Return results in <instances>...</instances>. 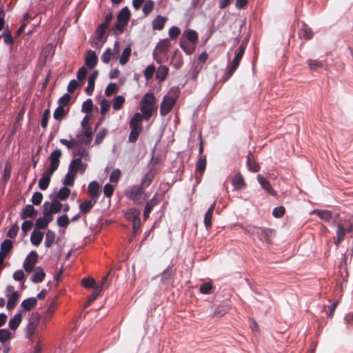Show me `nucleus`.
Returning a JSON list of instances; mask_svg holds the SVG:
<instances>
[{
  "label": "nucleus",
  "mask_w": 353,
  "mask_h": 353,
  "mask_svg": "<svg viewBox=\"0 0 353 353\" xmlns=\"http://www.w3.org/2000/svg\"><path fill=\"white\" fill-rule=\"evenodd\" d=\"M56 236V233L53 230H48L46 234L45 246L48 248L52 247L55 243Z\"/></svg>",
  "instance_id": "4c0bfd02"
},
{
  "label": "nucleus",
  "mask_w": 353,
  "mask_h": 353,
  "mask_svg": "<svg viewBox=\"0 0 353 353\" xmlns=\"http://www.w3.org/2000/svg\"><path fill=\"white\" fill-rule=\"evenodd\" d=\"M241 60V59L239 58L234 57L230 62L228 66L227 72L223 77L224 81L229 80V79L234 74L239 66Z\"/></svg>",
  "instance_id": "ddd939ff"
},
{
  "label": "nucleus",
  "mask_w": 353,
  "mask_h": 353,
  "mask_svg": "<svg viewBox=\"0 0 353 353\" xmlns=\"http://www.w3.org/2000/svg\"><path fill=\"white\" fill-rule=\"evenodd\" d=\"M9 298L7 302V308L8 310L13 309L19 300V293L18 292H12L11 294L8 295Z\"/></svg>",
  "instance_id": "ea45409f"
},
{
  "label": "nucleus",
  "mask_w": 353,
  "mask_h": 353,
  "mask_svg": "<svg viewBox=\"0 0 353 353\" xmlns=\"http://www.w3.org/2000/svg\"><path fill=\"white\" fill-rule=\"evenodd\" d=\"M156 99L153 93L147 92L143 95L140 101V110L141 114L145 117V121H149L153 112L157 110L155 107Z\"/></svg>",
  "instance_id": "f257e3e1"
},
{
  "label": "nucleus",
  "mask_w": 353,
  "mask_h": 353,
  "mask_svg": "<svg viewBox=\"0 0 353 353\" xmlns=\"http://www.w3.org/2000/svg\"><path fill=\"white\" fill-rule=\"evenodd\" d=\"M70 108H63L61 106H58L53 113V117L55 120L61 121L62 119H63L67 114H68Z\"/></svg>",
  "instance_id": "c85d7f7f"
},
{
  "label": "nucleus",
  "mask_w": 353,
  "mask_h": 353,
  "mask_svg": "<svg viewBox=\"0 0 353 353\" xmlns=\"http://www.w3.org/2000/svg\"><path fill=\"white\" fill-rule=\"evenodd\" d=\"M130 17V12L127 7L122 8L117 16V23L114 25V30L121 34L128 25Z\"/></svg>",
  "instance_id": "20e7f679"
},
{
  "label": "nucleus",
  "mask_w": 353,
  "mask_h": 353,
  "mask_svg": "<svg viewBox=\"0 0 353 353\" xmlns=\"http://www.w3.org/2000/svg\"><path fill=\"white\" fill-rule=\"evenodd\" d=\"M61 155L62 152L59 149H56L52 151L48 158L50 165L46 170L49 171V172L54 173L59 166Z\"/></svg>",
  "instance_id": "6e6552de"
},
{
  "label": "nucleus",
  "mask_w": 353,
  "mask_h": 353,
  "mask_svg": "<svg viewBox=\"0 0 353 353\" xmlns=\"http://www.w3.org/2000/svg\"><path fill=\"white\" fill-rule=\"evenodd\" d=\"M176 97L170 96H165L160 105V114L164 117L168 114L174 107L176 103Z\"/></svg>",
  "instance_id": "1a4fd4ad"
},
{
  "label": "nucleus",
  "mask_w": 353,
  "mask_h": 353,
  "mask_svg": "<svg viewBox=\"0 0 353 353\" xmlns=\"http://www.w3.org/2000/svg\"><path fill=\"white\" fill-rule=\"evenodd\" d=\"M159 201L157 199V194H155L150 200H149L145 206L144 212H143V219L144 221L147 220L150 216L151 211L153 208L158 205Z\"/></svg>",
  "instance_id": "6ab92c4d"
},
{
  "label": "nucleus",
  "mask_w": 353,
  "mask_h": 353,
  "mask_svg": "<svg viewBox=\"0 0 353 353\" xmlns=\"http://www.w3.org/2000/svg\"><path fill=\"white\" fill-rule=\"evenodd\" d=\"M43 232H41L37 230H34L32 232V234L30 236V241L32 245H34L35 246H38L41 244V243L43 240Z\"/></svg>",
  "instance_id": "c9c22d12"
},
{
  "label": "nucleus",
  "mask_w": 353,
  "mask_h": 353,
  "mask_svg": "<svg viewBox=\"0 0 353 353\" xmlns=\"http://www.w3.org/2000/svg\"><path fill=\"white\" fill-rule=\"evenodd\" d=\"M13 248V243L10 239H5L1 243L0 246V250L2 252H5L6 254H8Z\"/></svg>",
  "instance_id": "79ce46f5"
},
{
  "label": "nucleus",
  "mask_w": 353,
  "mask_h": 353,
  "mask_svg": "<svg viewBox=\"0 0 353 353\" xmlns=\"http://www.w3.org/2000/svg\"><path fill=\"white\" fill-rule=\"evenodd\" d=\"M140 211L135 208H132L128 209L124 214L125 219L130 222L135 221L140 219Z\"/></svg>",
  "instance_id": "393cba45"
},
{
  "label": "nucleus",
  "mask_w": 353,
  "mask_h": 353,
  "mask_svg": "<svg viewBox=\"0 0 353 353\" xmlns=\"http://www.w3.org/2000/svg\"><path fill=\"white\" fill-rule=\"evenodd\" d=\"M49 202L46 201L43 205V214L44 215L43 218L51 219V221H52V214H54L51 210L48 208Z\"/></svg>",
  "instance_id": "0e129e2a"
},
{
  "label": "nucleus",
  "mask_w": 353,
  "mask_h": 353,
  "mask_svg": "<svg viewBox=\"0 0 353 353\" xmlns=\"http://www.w3.org/2000/svg\"><path fill=\"white\" fill-rule=\"evenodd\" d=\"M62 207L63 205L57 199H54L52 203H49L48 206L54 214L59 213L61 210Z\"/></svg>",
  "instance_id": "603ef678"
},
{
  "label": "nucleus",
  "mask_w": 353,
  "mask_h": 353,
  "mask_svg": "<svg viewBox=\"0 0 353 353\" xmlns=\"http://www.w3.org/2000/svg\"><path fill=\"white\" fill-rule=\"evenodd\" d=\"M156 68L153 64L149 65L144 71V77L146 80H150L153 77Z\"/></svg>",
  "instance_id": "bf43d9fd"
},
{
  "label": "nucleus",
  "mask_w": 353,
  "mask_h": 353,
  "mask_svg": "<svg viewBox=\"0 0 353 353\" xmlns=\"http://www.w3.org/2000/svg\"><path fill=\"white\" fill-rule=\"evenodd\" d=\"M247 165L251 172H257L260 170V166L258 163L256 162L254 155L250 151L247 156Z\"/></svg>",
  "instance_id": "a878e982"
},
{
  "label": "nucleus",
  "mask_w": 353,
  "mask_h": 353,
  "mask_svg": "<svg viewBox=\"0 0 353 353\" xmlns=\"http://www.w3.org/2000/svg\"><path fill=\"white\" fill-rule=\"evenodd\" d=\"M98 70H94L92 74L88 77V86L85 89V92L88 95L90 96L92 94L94 90L95 81L98 77Z\"/></svg>",
  "instance_id": "aec40b11"
},
{
  "label": "nucleus",
  "mask_w": 353,
  "mask_h": 353,
  "mask_svg": "<svg viewBox=\"0 0 353 353\" xmlns=\"http://www.w3.org/2000/svg\"><path fill=\"white\" fill-rule=\"evenodd\" d=\"M50 117V111L49 109H46L43 113L41 120V125L43 128H46L48 123V120Z\"/></svg>",
  "instance_id": "052dcab7"
},
{
  "label": "nucleus",
  "mask_w": 353,
  "mask_h": 353,
  "mask_svg": "<svg viewBox=\"0 0 353 353\" xmlns=\"http://www.w3.org/2000/svg\"><path fill=\"white\" fill-rule=\"evenodd\" d=\"M46 276V273L44 272L43 268L40 266L35 268L34 272L31 277V281L33 283H37L42 282Z\"/></svg>",
  "instance_id": "c756f323"
},
{
  "label": "nucleus",
  "mask_w": 353,
  "mask_h": 353,
  "mask_svg": "<svg viewBox=\"0 0 353 353\" xmlns=\"http://www.w3.org/2000/svg\"><path fill=\"white\" fill-rule=\"evenodd\" d=\"M37 260V252L36 251H31L26 256L23 263V268L27 273H30L33 271Z\"/></svg>",
  "instance_id": "9d476101"
},
{
  "label": "nucleus",
  "mask_w": 353,
  "mask_h": 353,
  "mask_svg": "<svg viewBox=\"0 0 353 353\" xmlns=\"http://www.w3.org/2000/svg\"><path fill=\"white\" fill-rule=\"evenodd\" d=\"M70 194V190L68 188H67L65 186L62 187L59 190V191L57 195V199H58L61 201H65L69 197Z\"/></svg>",
  "instance_id": "de8ad7c7"
},
{
  "label": "nucleus",
  "mask_w": 353,
  "mask_h": 353,
  "mask_svg": "<svg viewBox=\"0 0 353 353\" xmlns=\"http://www.w3.org/2000/svg\"><path fill=\"white\" fill-rule=\"evenodd\" d=\"M54 173L49 172V171L46 170V172L42 174L41 178L39 181V187L41 190H46L50 183V179Z\"/></svg>",
  "instance_id": "412c9836"
},
{
  "label": "nucleus",
  "mask_w": 353,
  "mask_h": 353,
  "mask_svg": "<svg viewBox=\"0 0 353 353\" xmlns=\"http://www.w3.org/2000/svg\"><path fill=\"white\" fill-rule=\"evenodd\" d=\"M92 106H93L92 100L91 99H88L83 103L82 107H81V111L83 112L90 113V112H91V111L92 110Z\"/></svg>",
  "instance_id": "680f3d73"
},
{
  "label": "nucleus",
  "mask_w": 353,
  "mask_h": 353,
  "mask_svg": "<svg viewBox=\"0 0 353 353\" xmlns=\"http://www.w3.org/2000/svg\"><path fill=\"white\" fill-rule=\"evenodd\" d=\"M98 63V57L95 52L88 50L85 58V65L89 69L94 68Z\"/></svg>",
  "instance_id": "f3484780"
},
{
  "label": "nucleus",
  "mask_w": 353,
  "mask_h": 353,
  "mask_svg": "<svg viewBox=\"0 0 353 353\" xmlns=\"http://www.w3.org/2000/svg\"><path fill=\"white\" fill-rule=\"evenodd\" d=\"M257 181L262 187V188L268 194L272 196H276V191L273 188L270 181H268L264 176H263L261 174H258Z\"/></svg>",
  "instance_id": "4468645a"
},
{
  "label": "nucleus",
  "mask_w": 353,
  "mask_h": 353,
  "mask_svg": "<svg viewBox=\"0 0 353 353\" xmlns=\"http://www.w3.org/2000/svg\"><path fill=\"white\" fill-rule=\"evenodd\" d=\"M230 307L228 305H218L213 310V313L211 314L212 317H221L228 312Z\"/></svg>",
  "instance_id": "e433bc0d"
},
{
  "label": "nucleus",
  "mask_w": 353,
  "mask_h": 353,
  "mask_svg": "<svg viewBox=\"0 0 353 353\" xmlns=\"http://www.w3.org/2000/svg\"><path fill=\"white\" fill-rule=\"evenodd\" d=\"M212 284L209 282L203 283L199 288V292L203 294H210L212 293Z\"/></svg>",
  "instance_id": "864d4df0"
},
{
  "label": "nucleus",
  "mask_w": 353,
  "mask_h": 353,
  "mask_svg": "<svg viewBox=\"0 0 353 353\" xmlns=\"http://www.w3.org/2000/svg\"><path fill=\"white\" fill-rule=\"evenodd\" d=\"M88 194L92 199H97L99 194V185L96 181H93L88 185Z\"/></svg>",
  "instance_id": "2f4dec72"
},
{
  "label": "nucleus",
  "mask_w": 353,
  "mask_h": 353,
  "mask_svg": "<svg viewBox=\"0 0 353 353\" xmlns=\"http://www.w3.org/2000/svg\"><path fill=\"white\" fill-rule=\"evenodd\" d=\"M298 34L300 38H303L306 40H310L313 37L311 28L305 23H303L302 26L298 31Z\"/></svg>",
  "instance_id": "cd10ccee"
},
{
  "label": "nucleus",
  "mask_w": 353,
  "mask_h": 353,
  "mask_svg": "<svg viewBox=\"0 0 353 353\" xmlns=\"http://www.w3.org/2000/svg\"><path fill=\"white\" fill-rule=\"evenodd\" d=\"M247 44H248V40L246 39H245L242 41L241 44L239 47V48L236 50L234 57L239 58L241 59H242V57H243Z\"/></svg>",
  "instance_id": "3c124183"
},
{
  "label": "nucleus",
  "mask_w": 353,
  "mask_h": 353,
  "mask_svg": "<svg viewBox=\"0 0 353 353\" xmlns=\"http://www.w3.org/2000/svg\"><path fill=\"white\" fill-rule=\"evenodd\" d=\"M121 175V172L119 169H114L110 176V181L111 183H117Z\"/></svg>",
  "instance_id": "338daca9"
},
{
  "label": "nucleus",
  "mask_w": 353,
  "mask_h": 353,
  "mask_svg": "<svg viewBox=\"0 0 353 353\" xmlns=\"http://www.w3.org/2000/svg\"><path fill=\"white\" fill-rule=\"evenodd\" d=\"M51 222V219H46L43 217H40L37 219L35 222V227L37 229H46L48 226V224Z\"/></svg>",
  "instance_id": "a18cd8bd"
},
{
  "label": "nucleus",
  "mask_w": 353,
  "mask_h": 353,
  "mask_svg": "<svg viewBox=\"0 0 353 353\" xmlns=\"http://www.w3.org/2000/svg\"><path fill=\"white\" fill-rule=\"evenodd\" d=\"M170 47V42L168 39L161 40L154 49L152 56L158 63L163 62L161 56H165Z\"/></svg>",
  "instance_id": "39448f33"
},
{
  "label": "nucleus",
  "mask_w": 353,
  "mask_h": 353,
  "mask_svg": "<svg viewBox=\"0 0 353 353\" xmlns=\"http://www.w3.org/2000/svg\"><path fill=\"white\" fill-rule=\"evenodd\" d=\"M86 168L87 165L82 163L81 159L77 158L71 161L68 170L77 175L78 171H79L81 174H83Z\"/></svg>",
  "instance_id": "f8f14e48"
},
{
  "label": "nucleus",
  "mask_w": 353,
  "mask_h": 353,
  "mask_svg": "<svg viewBox=\"0 0 353 353\" xmlns=\"http://www.w3.org/2000/svg\"><path fill=\"white\" fill-rule=\"evenodd\" d=\"M232 185L237 190H242L246 187L243 176L240 172L236 173L232 177Z\"/></svg>",
  "instance_id": "4be33fe9"
},
{
  "label": "nucleus",
  "mask_w": 353,
  "mask_h": 353,
  "mask_svg": "<svg viewBox=\"0 0 353 353\" xmlns=\"http://www.w3.org/2000/svg\"><path fill=\"white\" fill-rule=\"evenodd\" d=\"M81 283L85 288H93L94 289L97 287L96 281L92 278H84Z\"/></svg>",
  "instance_id": "69168bd1"
},
{
  "label": "nucleus",
  "mask_w": 353,
  "mask_h": 353,
  "mask_svg": "<svg viewBox=\"0 0 353 353\" xmlns=\"http://www.w3.org/2000/svg\"><path fill=\"white\" fill-rule=\"evenodd\" d=\"M248 232L254 236H256L261 241L270 243V238L274 234V230L270 228L253 226L250 228Z\"/></svg>",
  "instance_id": "423d86ee"
},
{
  "label": "nucleus",
  "mask_w": 353,
  "mask_h": 353,
  "mask_svg": "<svg viewBox=\"0 0 353 353\" xmlns=\"http://www.w3.org/2000/svg\"><path fill=\"white\" fill-rule=\"evenodd\" d=\"M167 19L161 15H158L152 21V28L154 30H162L164 28Z\"/></svg>",
  "instance_id": "72a5a7b5"
},
{
  "label": "nucleus",
  "mask_w": 353,
  "mask_h": 353,
  "mask_svg": "<svg viewBox=\"0 0 353 353\" xmlns=\"http://www.w3.org/2000/svg\"><path fill=\"white\" fill-rule=\"evenodd\" d=\"M118 90H119V88H118L117 83H110L108 85V86L106 87V88L105 90V94L107 97H110L113 94L117 92Z\"/></svg>",
  "instance_id": "5fc2aeb1"
},
{
  "label": "nucleus",
  "mask_w": 353,
  "mask_h": 353,
  "mask_svg": "<svg viewBox=\"0 0 353 353\" xmlns=\"http://www.w3.org/2000/svg\"><path fill=\"white\" fill-rule=\"evenodd\" d=\"M57 307V304L55 301H52L48 306L47 309L44 311L41 318L43 324L48 323L52 318Z\"/></svg>",
  "instance_id": "9b49d317"
},
{
  "label": "nucleus",
  "mask_w": 353,
  "mask_h": 353,
  "mask_svg": "<svg viewBox=\"0 0 353 353\" xmlns=\"http://www.w3.org/2000/svg\"><path fill=\"white\" fill-rule=\"evenodd\" d=\"M181 38L185 39L187 41L196 44L198 41V34L193 30H187L183 32Z\"/></svg>",
  "instance_id": "7c9ffc66"
},
{
  "label": "nucleus",
  "mask_w": 353,
  "mask_h": 353,
  "mask_svg": "<svg viewBox=\"0 0 353 353\" xmlns=\"http://www.w3.org/2000/svg\"><path fill=\"white\" fill-rule=\"evenodd\" d=\"M154 3L152 0H147L143 8V12L145 16H148L154 9Z\"/></svg>",
  "instance_id": "4d7b16f0"
},
{
  "label": "nucleus",
  "mask_w": 353,
  "mask_h": 353,
  "mask_svg": "<svg viewBox=\"0 0 353 353\" xmlns=\"http://www.w3.org/2000/svg\"><path fill=\"white\" fill-rule=\"evenodd\" d=\"M125 103V98L124 97L119 95L116 97L113 100V104L112 107L114 110H120L123 103Z\"/></svg>",
  "instance_id": "8fccbe9b"
},
{
  "label": "nucleus",
  "mask_w": 353,
  "mask_h": 353,
  "mask_svg": "<svg viewBox=\"0 0 353 353\" xmlns=\"http://www.w3.org/2000/svg\"><path fill=\"white\" fill-rule=\"evenodd\" d=\"M207 165V159L206 156H201L199 157L198 161L196 164L195 173L196 175V178H198L197 174H199L201 176L206 168Z\"/></svg>",
  "instance_id": "5701e85b"
},
{
  "label": "nucleus",
  "mask_w": 353,
  "mask_h": 353,
  "mask_svg": "<svg viewBox=\"0 0 353 353\" xmlns=\"http://www.w3.org/2000/svg\"><path fill=\"white\" fill-rule=\"evenodd\" d=\"M156 175V170L154 168H152L149 170V171L145 174L143 178L141 180V183L140 186L142 187V188H147L150 186L151 183L152 182L153 179H154V176Z\"/></svg>",
  "instance_id": "a211bd4d"
},
{
  "label": "nucleus",
  "mask_w": 353,
  "mask_h": 353,
  "mask_svg": "<svg viewBox=\"0 0 353 353\" xmlns=\"http://www.w3.org/2000/svg\"><path fill=\"white\" fill-rule=\"evenodd\" d=\"M38 212L34 209L32 205H26L21 212V219H26L27 218L34 219L37 216Z\"/></svg>",
  "instance_id": "2eb2a0df"
},
{
  "label": "nucleus",
  "mask_w": 353,
  "mask_h": 353,
  "mask_svg": "<svg viewBox=\"0 0 353 353\" xmlns=\"http://www.w3.org/2000/svg\"><path fill=\"white\" fill-rule=\"evenodd\" d=\"M69 223L70 220L67 214H63L57 219V224L59 227L66 228Z\"/></svg>",
  "instance_id": "e2e57ef3"
},
{
  "label": "nucleus",
  "mask_w": 353,
  "mask_h": 353,
  "mask_svg": "<svg viewBox=\"0 0 353 353\" xmlns=\"http://www.w3.org/2000/svg\"><path fill=\"white\" fill-rule=\"evenodd\" d=\"M168 72L169 68L166 65H161L157 70L156 78L163 82L166 79Z\"/></svg>",
  "instance_id": "f704fd0d"
},
{
  "label": "nucleus",
  "mask_w": 353,
  "mask_h": 353,
  "mask_svg": "<svg viewBox=\"0 0 353 353\" xmlns=\"http://www.w3.org/2000/svg\"><path fill=\"white\" fill-rule=\"evenodd\" d=\"M107 134H108V130L106 128H102L97 134L96 139H95V143L97 145L100 144L103 141V139L105 138V137L106 136Z\"/></svg>",
  "instance_id": "774afa93"
},
{
  "label": "nucleus",
  "mask_w": 353,
  "mask_h": 353,
  "mask_svg": "<svg viewBox=\"0 0 353 353\" xmlns=\"http://www.w3.org/2000/svg\"><path fill=\"white\" fill-rule=\"evenodd\" d=\"M312 214L317 215L324 221H330L332 219V213L329 210H314Z\"/></svg>",
  "instance_id": "a19ab883"
},
{
  "label": "nucleus",
  "mask_w": 353,
  "mask_h": 353,
  "mask_svg": "<svg viewBox=\"0 0 353 353\" xmlns=\"http://www.w3.org/2000/svg\"><path fill=\"white\" fill-rule=\"evenodd\" d=\"M39 319L40 315L38 312L32 313V316L26 327L27 336L28 339H33L34 334L37 332L38 330Z\"/></svg>",
  "instance_id": "0eeeda50"
},
{
  "label": "nucleus",
  "mask_w": 353,
  "mask_h": 353,
  "mask_svg": "<svg viewBox=\"0 0 353 353\" xmlns=\"http://www.w3.org/2000/svg\"><path fill=\"white\" fill-rule=\"evenodd\" d=\"M77 175L71 172L70 170L68 174H65L63 183L65 186L72 187L74 185V179Z\"/></svg>",
  "instance_id": "c03bdc74"
},
{
  "label": "nucleus",
  "mask_w": 353,
  "mask_h": 353,
  "mask_svg": "<svg viewBox=\"0 0 353 353\" xmlns=\"http://www.w3.org/2000/svg\"><path fill=\"white\" fill-rule=\"evenodd\" d=\"M180 47L187 54H192L196 49V44L187 41L185 39L181 38L179 42Z\"/></svg>",
  "instance_id": "bb28decb"
},
{
  "label": "nucleus",
  "mask_w": 353,
  "mask_h": 353,
  "mask_svg": "<svg viewBox=\"0 0 353 353\" xmlns=\"http://www.w3.org/2000/svg\"><path fill=\"white\" fill-rule=\"evenodd\" d=\"M145 117L141 113L137 112L131 118L129 122L130 132L128 137L130 143H135L143 130L142 121Z\"/></svg>",
  "instance_id": "f03ea898"
},
{
  "label": "nucleus",
  "mask_w": 353,
  "mask_h": 353,
  "mask_svg": "<svg viewBox=\"0 0 353 353\" xmlns=\"http://www.w3.org/2000/svg\"><path fill=\"white\" fill-rule=\"evenodd\" d=\"M216 201H214L210 207L208 208L207 212L205 214L204 216V225L207 230H210L212 228V214L215 209Z\"/></svg>",
  "instance_id": "b1692460"
},
{
  "label": "nucleus",
  "mask_w": 353,
  "mask_h": 353,
  "mask_svg": "<svg viewBox=\"0 0 353 353\" xmlns=\"http://www.w3.org/2000/svg\"><path fill=\"white\" fill-rule=\"evenodd\" d=\"M21 320V315L20 314H15L9 321L10 328L12 330H15L19 327Z\"/></svg>",
  "instance_id": "37998d69"
},
{
  "label": "nucleus",
  "mask_w": 353,
  "mask_h": 353,
  "mask_svg": "<svg viewBox=\"0 0 353 353\" xmlns=\"http://www.w3.org/2000/svg\"><path fill=\"white\" fill-rule=\"evenodd\" d=\"M71 100V96L70 94L66 93L62 96L58 101L59 106L67 108Z\"/></svg>",
  "instance_id": "13d9d810"
},
{
  "label": "nucleus",
  "mask_w": 353,
  "mask_h": 353,
  "mask_svg": "<svg viewBox=\"0 0 353 353\" xmlns=\"http://www.w3.org/2000/svg\"><path fill=\"white\" fill-rule=\"evenodd\" d=\"M130 54H131V48L130 46H128L123 50L122 54L120 57V60H119L120 64L125 65V63H127L128 61H129Z\"/></svg>",
  "instance_id": "49530a36"
},
{
  "label": "nucleus",
  "mask_w": 353,
  "mask_h": 353,
  "mask_svg": "<svg viewBox=\"0 0 353 353\" xmlns=\"http://www.w3.org/2000/svg\"><path fill=\"white\" fill-rule=\"evenodd\" d=\"M173 278V273L171 270L166 269L161 274V281L163 283H170Z\"/></svg>",
  "instance_id": "09e8293b"
},
{
  "label": "nucleus",
  "mask_w": 353,
  "mask_h": 353,
  "mask_svg": "<svg viewBox=\"0 0 353 353\" xmlns=\"http://www.w3.org/2000/svg\"><path fill=\"white\" fill-rule=\"evenodd\" d=\"M346 233L345 225L342 220L337 223L336 238L334 239V243L338 246L344 239Z\"/></svg>",
  "instance_id": "dca6fc26"
},
{
  "label": "nucleus",
  "mask_w": 353,
  "mask_h": 353,
  "mask_svg": "<svg viewBox=\"0 0 353 353\" xmlns=\"http://www.w3.org/2000/svg\"><path fill=\"white\" fill-rule=\"evenodd\" d=\"M37 304V299L34 297H30L22 301L21 307L24 309V310L30 311L34 308Z\"/></svg>",
  "instance_id": "58836bf2"
},
{
  "label": "nucleus",
  "mask_w": 353,
  "mask_h": 353,
  "mask_svg": "<svg viewBox=\"0 0 353 353\" xmlns=\"http://www.w3.org/2000/svg\"><path fill=\"white\" fill-rule=\"evenodd\" d=\"M144 190L141 186L133 185L127 189L125 191V194L135 204L141 205L148 198L144 192Z\"/></svg>",
  "instance_id": "7ed1b4c3"
},
{
  "label": "nucleus",
  "mask_w": 353,
  "mask_h": 353,
  "mask_svg": "<svg viewBox=\"0 0 353 353\" xmlns=\"http://www.w3.org/2000/svg\"><path fill=\"white\" fill-rule=\"evenodd\" d=\"M307 62L310 68L312 70L321 68L323 66V61H322L308 59Z\"/></svg>",
  "instance_id": "6e6d98bb"
},
{
  "label": "nucleus",
  "mask_w": 353,
  "mask_h": 353,
  "mask_svg": "<svg viewBox=\"0 0 353 353\" xmlns=\"http://www.w3.org/2000/svg\"><path fill=\"white\" fill-rule=\"evenodd\" d=\"M97 203V199L85 201L79 205L80 213L85 214L88 213Z\"/></svg>",
  "instance_id": "473e14b6"
}]
</instances>
